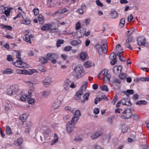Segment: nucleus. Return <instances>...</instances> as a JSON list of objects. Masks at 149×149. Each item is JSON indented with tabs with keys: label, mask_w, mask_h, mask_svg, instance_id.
<instances>
[{
	"label": "nucleus",
	"mask_w": 149,
	"mask_h": 149,
	"mask_svg": "<svg viewBox=\"0 0 149 149\" xmlns=\"http://www.w3.org/2000/svg\"><path fill=\"white\" fill-rule=\"evenodd\" d=\"M83 69L82 66H76L72 72L73 75L77 79L81 78L84 75L83 73Z\"/></svg>",
	"instance_id": "obj_1"
},
{
	"label": "nucleus",
	"mask_w": 149,
	"mask_h": 149,
	"mask_svg": "<svg viewBox=\"0 0 149 149\" xmlns=\"http://www.w3.org/2000/svg\"><path fill=\"white\" fill-rule=\"evenodd\" d=\"M47 59L48 60H51L53 64H55L57 62V59L58 58V55L55 53H48L46 55Z\"/></svg>",
	"instance_id": "obj_2"
},
{
	"label": "nucleus",
	"mask_w": 149,
	"mask_h": 149,
	"mask_svg": "<svg viewBox=\"0 0 149 149\" xmlns=\"http://www.w3.org/2000/svg\"><path fill=\"white\" fill-rule=\"evenodd\" d=\"M132 115L131 110L129 109H127L122 113L121 118L123 119H128L130 118Z\"/></svg>",
	"instance_id": "obj_3"
},
{
	"label": "nucleus",
	"mask_w": 149,
	"mask_h": 149,
	"mask_svg": "<svg viewBox=\"0 0 149 149\" xmlns=\"http://www.w3.org/2000/svg\"><path fill=\"white\" fill-rule=\"evenodd\" d=\"M18 89V86L17 85H13L8 89L7 94L9 95H14L16 92H17Z\"/></svg>",
	"instance_id": "obj_4"
},
{
	"label": "nucleus",
	"mask_w": 149,
	"mask_h": 149,
	"mask_svg": "<svg viewBox=\"0 0 149 149\" xmlns=\"http://www.w3.org/2000/svg\"><path fill=\"white\" fill-rule=\"evenodd\" d=\"M80 112L79 110L75 111L74 114V116L72 118L71 121L73 122L74 125L76 124L81 116Z\"/></svg>",
	"instance_id": "obj_5"
},
{
	"label": "nucleus",
	"mask_w": 149,
	"mask_h": 149,
	"mask_svg": "<svg viewBox=\"0 0 149 149\" xmlns=\"http://www.w3.org/2000/svg\"><path fill=\"white\" fill-rule=\"evenodd\" d=\"M73 122L71 121H70L68 122L66 125V131L68 134H71L74 129V126L73 125Z\"/></svg>",
	"instance_id": "obj_6"
},
{
	"label": "nucleus",
	"mask_w": 149,
	"mask_h": 149,
	"mask_svg": "<svg viewBox=\"0 0 149 149\" xmlns=\"http://www.w3.org/2000/svg\"><path fill=\"white\" fill-rule=\"evenodd\" d=\"M146 39L143 36H141L139 37L137 40V44L139 46H146Z\"/></svg>",
	"instance_id": "obj_7"
},
{
	"label": "nucleus",
	"mask_w": 149,
	"mask_h": 149,
	"mask_svg": "<svg viewBox=\"0 0 149 149\" xmlns=\"http://www.w3.org/2000/svg\"><path fill=\"white\" fill-rule=\"evenodd\" d=\"M61 104V101L58 99L54 101L52 104V107L54 110L58 109Z\"/></svg>",
	"instance_id": "obj_8"
},
{
	"label": "nucleus",
	"mask_w": 149,
	"mask_h": 149,
	"mask_svg": "<svg viewBox=\"0 0 149 149\" xmlns=\"http://www.w3.org/2000/svg\"><path fill=\"white\" fill-rule=\"evenodd\" d=\"M52 82V78L50 76L46 77L43 81V85L46 87L49 86Z\"/></svg>",
	"instance_id": "obj_9"
},
{
	"label": "nucleus",
	"mask_w": 149,
	"mask_h": 149,
	"mask_svg": "<svg viewBox=\"0 0 149 149\" xmlns=\"http://www.w3.org/2000/svg\"><path fill=\"white\" fill-rule=\"evenodd\" d=\"M109 58L110 60H112L111 61V64L112 65H114L116 63L117 61L116 55L113 52L109 56Z\"/></svg>",
	"instance_id": "obj_10"
},
{
	"label": "nucleus",
	"mask_w": 149,
	"mask_h": 149,
	"mask_svg": "<svg viewBox=\"0 0 149 149\" xmlns=\"http://www.w3.org/2000/svg\"><path fill=\"white\" fill-rule=\"evenodd\" d=\"M102 46L103 47L104 49L103 50V52L104 53H106L107 52L108 49L107 45V40L106 39H104L102 40Z\"/></svg>",
	"instance_id": "obj_11"
},
{
	"label": "nucleus",
	"mask_w": 149,
	"mask_h": 149,
	"mask_svg": "<svg viewBox=\"0 0 149 149\" xmlns=\"http://www.w3.org/2000/svg\"><path fill=\"white\" fill-rule=\"evenodd\" d=\"M33 37V35L32 34L29 35L26 33L23 39L26 42L31 43V39Z\"/></svg>",
	"instance_id": "obj_12"
},
{
	"label": "nucleus",
	"mask_w": 149,
	"mask_h": 149,
	"mask_svg": "<svg viewBox=\"0 0 149 149\" xmlns=\"http://www.w3.org/2000/svg\"><path fill=\"white\" fill-rule=\"evenodd\" d=\"M50 91L48 90H46L45 91L40 93L41 97L42 98H46L49 95Z\"/></svg>",
	"instance_id": "obj_13"
},
{
	"label": "nucleus",
	"mask_w": 149,
	"mask_h": 149,
	"mask_svg": "<svg viewBox=\"0 0 149 149\" xmlns=\"http://www.w3.org/2000/svg\"><path fill=\"white\" fill-rule=\"evenodd\" d=\"M85 29H81L80 30H77L76 35L78 37L80 38L84 36Z\"/></svg>",
	"instance_id": "obj_14"
},
{
	"label": "nucleus",
	"mask_w": 149,
	"mask_h": 149,
	"mask_svg": "<svg viewBox=\"0 0 149 149\" xmlns=\"http://www.w3.org/2000/svg\"><path fill=\"white\" fill-rule=\"evenodd\" d=\"M71 82L70 81L69 79L66 80L64 82L63 86L65 90L68 91L70 88V83Z\"/></svg>",
	"instance_id": "obj_15"
},
{
	"label": "nucleus",
	"mask_w": 149,
	"mask_h": 149,
	"mask_svg": "<svg viewBox=\"0 0 149 149\" xmlns=\"http://www.w3.org/2000/svg\"><path fill=\"white\" fill-rule=\"evenodd\" d=\"M68 10L66 8H64L63 9L58 10L56 12L53 14L54 15H58L60 14H63L68 11Z\"/></svg>",
	"instance_id": "obj_16"
},
{
	"label": "nucleus",
	"mask_w": 149,
	"mask_h": 149,
	"mask_svg": "<svg viewBox=\"0 0 149 149\" xmlns=\"http://www.w3.org/2000/svg\"><path fill=\"white\" fill-rule=\"evenodd\" d=\"M122 68L120 66H115L113 68L114 72L116 74H118L121 72Z\"/></svg>",
	"instance_id": "obj_17"
},
{
	"label": "nucleus",
	"mask_w": 149,
	"mask_h": 149,
	"mask_svg": "<svg viewBox=\"0 0 149 149\" xmlns=\"http://www.w3.org/2000/svg\"><path fill=\"white\" fill-rule=\"evenodd\" d=\"M81 43V41L80 39L73 40L71 42V44L72 45L76 46Z\"/></svg>",
	"instance_id": "obj_18"
},
{
	"label": "nucleus",
	"mask_w": 149,
	"mask_h": 149,
	"mask_svg": "<svg viewBox=\"0 0 149 149\" xmlns=\"http://www.w3.org/2000/svg\"><path fill=\"white\" fill-rule=\"evenodd\" d=\"M51 27L52 26L50 24H46L41 27V29L43 31L48 30L51 29Z\"/></svg>",
	"instance_id": "obj_19"
},
{
	"label": "nucleus",
	"mask_w": 149,
	"mask_h": 149,
	"mask_svg": "<svg viewBox=\"0 0 149 149\" xmlns=\"http://www.w3.org/2000/svg\"><path fill=\"white\" fill-rule=\"evenodd\" d=\"M83 94L81 91H78L76 93L75 96V98L77 100H80L81 98V95Z\"/></svg>",
	"instance_id": "obj_20"
},
{
	"label": "nucleus",
	"mask_w": 149,
	"mask_h": 149,
	"mask_svg": "<svg viewBox=\"0 0 149 149\" xmlns=\"http://www.w3.org/2000/svg\"><path fill=\"white\" fill-rule=\"evenodd\" d=\"M102 133L100 131H97L94 134L91 136V137L92 139H94L97 138L99 136H101Z\"/></svg>",
	"instance_id": "obj_21"
},
{
	"label": "nucleus",
	"mask_w": 149,
	"mask_h": 149,
	"mask_svg": "<svg viewBox=\"0 0 149 149\" xmlns=\"http://www.w3.org/2000/svg\"><path fill=\"white\" fill-rule=\"evenodd\" d=\"M16 64V65L17 66V67L23 68H27L29 67V65L26 63L23 62L22 60L21 64L18 65V64Z\"/></svg>",
	"instance_id": "obj_22"
},
{
	"label": "nucleus",
	"mask_w": 149,
	"mask_h": 149,
	"mask_svg": "<svg viewBox=\"0 0 149 149\" xmlns=\"http://www.w3.org/2000/svg\"><path fill=\"white\" fill-rule=\"evenodd\" d=\"M110 15L111 17L113 19L117 18L118 16V14L115 10L111 11V13Z\"/></svg>",
	"instance_id": "obj_23"
},
{
	"label": "nucleus",
	"mask_w": 149,
	"mask_h": 149,
	"mask_svg": "<svg viewBox=\"0 0 149 149\" xmlns=\"http://www.w3.org/2000/svg\"><path fill=\"white\" fill-rule=\"evenodd\" d=\"M50 132V130L49 128H47L43 131V134L45 137H47Z\"/></svg>",
	"instance_id": "obj_24"
},
{
	"label": "nucleus",
	"mask_w": 149,
	"mask_h": 149,
	"mask_svg": "<svg viewBox=\"0 0 149 149\" xmlns=\"http://www.w3.org/2000/svg\"><path fill=\"white\" fill-rule=\"evenodd\" d=\"M111 77V75L110 74H108L105 75L104 77V81L106 83H109Z\"/></svg>",
	"instance_id": "obj_25"
},
{
	"label": "nucleus",
	"mask_w": 149,
	"mask_h": 149,
	"mask_svg": "<svg viewBox=\"0 0 149 149\" xmlns=\"http://www.w3.org/2000/svg\"><path fill=\"white\" fill-rule=\"evenodd\" d=\"M47 56L44 57H42L40 58V61L42 63H47L48 61L47 59Z\"/></svg>",
	"instance_id": "obj_26"
},
{
	"label": "nucleus",
	"mask_w": 149,
	"mask_h": 149,
	"mask_svg": "<svg viewBox=\"0 0 149 149\" xmlns=\"http://www.w3.org/2000/svg\"><path fill=\"white\" fill-rule=\"evenodd\" d=\"M88 83L87 82L85 81L84 82V83L82 85V86L79 91H81L83 93V92L85 91L86 89Z\"/></svg>",
	"instance_id": "obj_27"
},
{
	"label": "nucleus",
	"mask_w": 149,
	"mask_h": 149,
	"mask_svg": "<svg viewBox=\"0 0 149 149\" xmlns=\"http://www.w3.org/2000/svg\"><path fill=\"white\" fill-rule=\"evenodd\" d=\"M22 139L21 138H19L16 141L14 142V144L17 146H19L22 144Z\"/></svg>",
	"instance_id": "obj_28"
},
{
	"label": "nucleus",
	"mask_w": 149,
	"mask_h": 149,
	"mask_svg": "<svg viewBox=\"0 0 149 149\" xmlns=\"http://www.w3.org/2000/svg\"><path fill=\"white\" fill-rule=\"evenodd\" d=\"M13 72V70L10 68H7L6 70L3 71V73L4 74H10Z\"/></svg>",
	"instance_id": "obj_29"
},
{
	"label": "nucleus",
	"mask_w": 149,
	"mask_h": 149,
	"mask_svg": "<svg viewBox=\"0 0 149 149\" xmlns=\"http://www.w3.org/2000/svg\"><path fill=\"white\" fill-rule=\"evenodd\" d=\"M120 102H121V103L123 105L130 106L131 104V103L130 101H129L128 102H126V100L124 98L122 99Z\"/></svg>",
	"instance_id": "obj_30"
},
{
	"label": "nucleus",
	"mask_w": 149,
	"mask_h": 149,
	"mask_svg": "<svg viewBox=\"0 0 149 149\" xmlns=\"http://www.w3.org/2000/svg\"><path fill=\"white\" fill-rule=\"evenodd\" d=\"M96 48L99 52H103V50L104 49L103 47L99 44L96 45Z\"/></svg>",
	"instance_id": "obj_31"
},
{
	"label": "nucleus",
	"mask_w": 149,
	"mask_h": 149,
	"mask_svg": "<svg viewBox=\"0 0 149 149\" xmlns=\"http://www.w3.org/2000/svg\"><path fill=\"white\" fill-rule=\"evenodd\" d=\"M35 88L33 87L29 89L28 91V95H27L28 98H30L32 95V92L35 90Z\"/></svg>",
	"instance_id": "obj_32"
},
{
	"label": "nucleus",
	"mask_w": 149,
	"mask_h": 149,
	"mask_svg": "<svg viewBox=\"0 0 149 149\" xmlns=\"http://www.w3.org/2000/svg\"><path fill=\"white\" fill-rule=\"evenodd\" d=\"M22 18L23 19L24 21V23L23 24L26 25H28L30 24L31 21L29 18L27 17L25 18L23 17H22Z\"/></svg>",
	"instance_id": "obj_33"
},
{
	"label": "nucleus",
	"mask_w": 149,
	"mask_h": 149,
	"mask_svg": "<svg viewBox=\"0 0 149 149\" xmlns=\"http://www.w3.org/2000/svg\"><path fill=\"white\" fill-rule=\"evenodd\" d=\"M87 54L86 53L83 52L81 53L80 55V57L81 59L82 60H84L87 56Z\"/></svg>",
	"instance_id": "obj_34"
},
{
	"label": "nucleus",
	"mask_w": 149,
	"mask_h": 149,
	"mask_svg": "<svg viewBox=\"0 0 149 149\" xmlns=\"http://www.w3.org/2000/svg\"><path fill=\"white\" fill-rule=\"evenodd\" d=\"M0 26H1V28L2 29H5L9 30H11L12 29V27L10 26L5 25L3 24L0 25Z\"/></svg>",
	"instance_id": "obj_35"
},
{
	"label": "nucleus",
	"mask_w": 149,
	"mask_h": 149,
	"mask_svg": "<svg viewBox=\"0 0 149 149\" xmlns=\"http://www.w3.org/2000/svg\"><path fill=\"white\" fill-rule=\"evenodd\" d=\"M108 70L107 69H104L103 70H102L100 72V73L98 75V76L99 77H100V76H99L100 74H102L103 75H104L105 76L107 74H108Z\"/></svg>",
	"instance_id": "obj_36"
},
{
	"label": "nucleus",
	"mask_w": 149,
	"mask_h": 149,
	"mask_svg": "<svg viewBox=\"0 0 149 149\" xmlns=\"http://www.w3.org/2000/svg\"><path fill=\"white\" fill-rule=\"evenodd\" d=\"M125 22V19L124 18L121 19L120 21L119 26L120 28H122L124 26Z\"/></svg>",
	"instance_id": "obj_37"
},
{
	"label": "nucleus",
	"mask_w": 149,
	"mask_h": 149,
	"mask_svg": "<svg viewBox=\"0 0 149 149\" xmlns=\"http://www.w3.org/2000/svg\"><path fill=\"white\" fill-rule=\"evenodd\" d=\"M100 89L103 91H108L109 89L105 85L101 86L100 87Z\"/></svg>",
	"instance_id": "obj_38"
},
{
	"label": "nucleus",
	"mask_w": 149,
	"mask_h": 149,
	"mask_svg": "<svg viewBox=\"0 0 149 149\" xmlns=\"http://www.w3.org/2000/svg\"><path fill=\"white\" fill-rule=\"evenodd\" d=\"M147 102L144 100H140L137 101L136 102V104L137 105H141L142 104L145 105L147 104Z\"/></svg>",
	"instance_id": "obj_39"
},
{
	"label": "nucleus",
	"mask_w": 149,
	"mask_h": 149,
	"mask_svg": "<svg viewBox=\"0 0 149 149\" xmlns=\"http://www.w3.org/2000/svg\"><path fill=\"white\" fill-rule=\"evenodd\" d=\"M32 125V124L30 122H29L27 124V127L26 128L25 132H29V130H30V128L29 127V126H31Z\"/></svg>",
	"instance_id": "obj_40"
},
{
	"label": "nucleus",
	"mask_w": 149,
	"mask_h": 149,
	"mask_svg": "<svg viewBox=\"0 0 149 149\" xmlns=\"http://www.w3.org/2000/svg\"><path fill=\"white\" fill-rule=\"evenodd\" d=\"M65 109L66 110L68 111L71 112H73L74 110V109L73 108L71 107L70 106H66L65 107Z\"/></svg>",
	"instance_id": "obj_41"
},
{
	"label": "nucleus",
	"mask_w": 149,
	"mask_h": 149,
	"mask_svg": "<svg viewBox=\"0 0 149 149\" xmlns=\"http://www.w3.org/2000/svg\"><path fill=\"white\" fill-rule=\"evenodd\" d=\"M6 132L7 134H12L11 128L9 126H7L6 129Z\"/></svg>",
	"instance_id": "obj_42"
},
{
	"label": "nucleus",
	"mask_w": 149,
	"mask_h": 149,
	"mask_svg": "<svg viewBox=\"0 0 149 149\" xmlns=\"http://www.w3.org/2000/svg\"><path fill=\"white\" fill-rule=\"evenodd\" d=\"M64 41L63 40H59L57 42L56 46L58 47H60L61 46V44L63 43Z\"/></svg>",
	"instance_id": "obj_43"
},
{
	"label": "nucleus",
	"mask_w": 149,
	"mask_h": 149,
	"mask_svg": "<svg viewBox=\"0 0 149 149\" xmlns=\"http://www.w3.org/2000/svg\"><path fill=\"white\" fill-rule=\"evenodd\" d=\"M28 84L29 86L31 87L32 88L34 87L33 86V85L34 84H37V83L36 82L34 81H32V82L30 81H29L28 82Z\"/></svg>",
	"instance_id": "obj_44"
},
{
	"label": "nucleus",
	"mask_w": 149,
	"mask_h": 149,
	"mask_svg": "<svg viewBox=\"0 0 149 149\" xmlns=\"http://www.w3.org/2000/svg\"><path fill=\"white\" fill-rule=\"evenodd\" d=\"M36 70L35 69H30L29 70V71H28L26 70V74H31L34 72H35Z\"/></svg>",
	"instance_id": "obj_45"
},
{
	"label": "nucleus",
	"mask_w": 149,
	"mask_h": 149,
	"mask_svg": "<svg viewBox=\"0 0 149 149\" xmlns=\"http://www.w3.org/2000/svg\"><path fill=\"white\" fill-rule=\"evenodd\" d=\"M16 71L17 73L18 74H26V70L24 69L23 70H20L19 69H18Z\"/></svg>",
	"instance_id": "obj_46"
},
{
	"label": "nucleus",
	"mask_w": 149,
	"mask_h": 149,
	"mask_svg": "<svg viewBox=\"0 0 149 149\" xmlns=\"http://www.w3.org/2000/svg\"><path fill=\"white\" fill-rule=\"evenodd\" d=\"M19 118L22 121H24L26 119L27 116L26 115L24 114L20 116Z\"/></svg>",
	"instance_id": "obj_47"
},
{
	"label": "nucleus",
	"mask_w": 149,
	"mask_h": 149,
	"mask_svg": "<svg viewBox=\"0 0 149 149\" xmlns=\"http://www.w3.org/2000/svg\"><path fill=\"white\" fill-rule=\"evenodd\" d=\"M17 53L16 55V57L18 59H21V52L19 51L16 52Z\"/></svg>",
	"instance_id": "obj_48"
},
{
	"label": "nucleus",
	"mask_w": 149,
	"mask_h": 149,
	"mask_svg": "<svg viewBox=\"0 0 149 149\" xmlns=\"http://www.w3.org/2000/svg\"><path fill=\"white\" fill-rule=\"evenodd\" d=\"M127 76L126 74L124 73H121L119 75V78L122 79H125Z\"/></svg>",
	"instance_id": "obj_49"
},
{
	"label": "nucleus",
	"mask_w": 149,
	"mask_h": 149,
	"mask_svg": "<svg viewBox=\"0 0 149 149\" xmlns=\"http://www.w3.org/2000/svg\"><path fill=\"white\" fill-rule=\"evenodd\" d=\"M22 59H18L16 60V62H13V63L15 65V66L17 67V66H16V64L18 65L19 64H21L22 63Z\"/></svg>",
	"instance_id": "obj_50"
},
{
	"label": "nucleus",
	"mask_w": 149,
	"mask_h": 149,
	"mask_svg": "<svg viewBox=\"0 0 149 149\" xmlns=\"http://www.w3.org/2000/svg\"><path fill=\"white\" fill-rule=\"evenodd\" d=\"M84 65L86 68H88L91 66V64L89 61H87L84 64Z\"/></svg>",
	"instance_id": "obj_51"
},
{
	"label": "nucleus",
	"mask_w": 149,
	"mask_h": 149,
	"mask_svg": "<svg viewBox=\"0 0 149 149\" xmlns=\"http://www.w3.org/2000/svg\"><path fill=\"white\" fill-rule=\"evenodd\" d=\"M4 13L6 17H8L9 16L10 14V9H9L8 8H7V9H6Z\"/></svg>",
	"instance_id": "obj_52"
},
{
	"label": "nucleus",
	"mask_w": 149,
	"mask_h": 149,
	"mask_svg": "<svg viewBox=\"0 0 149 149\" xmlns=\"http://www.w3.org/2000/svg\"><path fill=\"white\" fill-rule=\"evenodd\" d=\"M72 47L70 46H68L65 47L64 49V50L65 51H69L71 50Z\"/></svg>",
	"instance_id": "obj_53"
},
{
	"label": "nucleus",
	"mask_w": 149,
	"mask_h": 149,
	"mask_svg": "<svg viewBox=\"0 0 149 149\" xmlns=\"http://www.w3.org/2000/svg\"><path fill=\"white\" fill-rule=\"evenodd\" d=\"M6 8V7H4L3 6H0V14H1L3 13Z\"/></svg>",
	"instance_id": "obj_54"
},
{
	"label": "nucleus",
	"mask_w": 149,
	"mask_h": 149,
	"mask_svg": "<svg viewBox=\"0 0 149 149\" xmlns=\"http://www.w3.org/2000/svg\"><path fill=\"white\" fill-rule=\"evenodd\" d=\"M35 99L31 98L29 100V103L30 104L33 105L35 103Z\"/></svg>",
	"instance_id": "obj_55"
},
{
	"label": "nucleus",
	"mask_w": 149,
	"mask_h": 149,
	"mask_svg": "<svg viewBox=\"0 0 149 149\" xmlns=\"http://www.w3.org/2000/svg\"><path fill=\"white\" fill-rule=\"evenodd\" d=\"M83 139V138L80 136H76L74 139V140L77 141H82Z\"/></svg>",
	"instance_id": "obj_56"
},
{
	"label": "nucleus",
	"mask_w": 149,
	"mask_h": 149,
	"mask_svg": "<svg viewBox=\"0 0 149 149\" xmlns=\"http://www.w3.org/2000/svg\"><path fill=\"white\" fill-rule=\"evenodd\" d=\"M26 98H28L27 95H24L23 96L20 97L21 100L22 101H25L26 100Z\"/></svg>",
	"instance_id": "obj_57"
},
{
	"label": "nucleus",
	"mask_w": 149,
	"mask_h": 149,
	"mask_svg": "<svg viewBox=\"0 0 149 149\" xmlns=\"http://www.w3.org/2000/svg\"><path fill=\"white\" fill-rule=\"evenodd\" d=\"M81 27V24L79 22H78L76 25V29L77 30H79Z\"/></svg>",
	"instance_id": "obj_58"
},
{
	"label": "nucleus",
	"mask_w": 149,
	"mask_h": 149,
	"mask_svg": "<svg viewBox=\"0 0 149 149\" xmlns=\"http://www.w3.org/2000/svg\"><path fill=\"white\" fill-rule=\"evenodd\" d=\"M33 11L35 15H37L39 13V10L37 8H35L33 10Z\"/></svg>",
	"instance_id": "obj_59"
},
{
	"label": "nucleus",
	"mask_w": 149,
	"mask_h": 149,
	"mask_svg": "<svg viewBox=\"0 0 149 149\" xmlns=\"http://www.w3.org/2000/svg\"><path fill=\"white\" fill-rule=\"evenodd\" d=\"M126 92L128 94H127V95L128 96L129 94H132L134 93V91L132 90H127Z\"/></svg>",
	"instance_id": "obj_60"
},
{
	"label": "nucleus",
	"mask_w": 149,
	"mask_h": 149,
	"mask_svg": "<svg viewBox=\"0 0 149 149\" xmlns=\"http://www.w3.org/2000/svg\"><path fill=\"white\" fill-rule=\"evenodd\" d=\"M93 111L94 113L95 114H97L99 113L100 110L98 108H95L94 109Z\"/></svg>",
	"instance_id": "obj_61"
},
{
	"label": "nucleus",
	"mask_w": 149,
	"mask_h": 149,
	"mask_svg": "<svg viewBox=\"0 0 149 149\" xmlns=\"http://www.w3.org/2000/svg\"><path fill=\"white\" fill-rule=\"evenodd\" d=\"M140 80L142 81H149V78L146 77H141Z\"/></svg>",
	"instance_id": "obj_62"
},
{
	"label": "nucleus",
	"mask_w": 149,
	"mask_h": 149,
	"mask_svg": "<svg viewBox=\"0 0 149 149\" xmlns=\"http://www.w3.org/2000/svg\"><path fill=\"white\" fill-rule=\"evenodd\" d=\"M38 20L40 22H42L43 21V17L41 14H39L38 16Z\"/></svg>",
	"instance_id": "obj_63"
},
{
	"label": "nucleus",
	"mask_w": 149,
	"mask_h": 149,
	"mask_svg": "<svg viewBox=\"0 0 149 149\" xmlns=\"http://www.w3.org/2000/svg\"><path fill=\"white\" fill-rule=\"evenodd\" d=\"M101 100L100 98L97 97L95 99V103L96 104Z\"/></svg>",
	"instance_id": "obj_64"
}]
</instances>
